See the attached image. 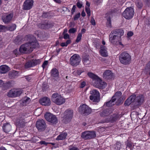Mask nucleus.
<instances>
[{
	"instance_id": "obj_1",
	"label": "nucleus",
	"mask_w": 150,
	"mask_h": 150,
	"mask_svg": "<svg viewBox=\"0 0 150 150\" xmlns=\"http://www.w3.org/2000/svg\"><path fill=\"white\" fill-rule=\"evenodd\" d=\"M39 44L36 42L32 41L22 45L19 49V52L17 49L14 50L13 52V54L17 56L20 53L26 54L32 52L34 49L38 47Z\"/></svg>"
},
{
	"instance_id": "obj_2",
	"label": "nucleus",
	"mask_w": 150,
	"mask_h": 150,
	"mask_svg": "<svg viewBox=\"0 0 150 150\" xmlns=\"http://www.w3.org/2000/svg\"><path fill=\"white\" fill-rule=\"evenodd\" d=\"M119 59L120 63L124 65L130 64L131 60V55L126 52H124L119 55Z\"/></svg>"
},
{
	"instance_id": "obj_3",
	"label": "nucleus",
	"mask_w": 150,
	"mask_h": 150,
	"mask_svg": "<svg viewBox=\"0 0 150 150\" xmlns=\"http://www.w3.org/2000/svg\"><path fill=\"white\" fill-rule=\"evenodd\" d=\"M51 99L52 102L59 105L62 104L65 101V99L57 93H55L52 95Z\"/></svg>"
},
{
	"instance_id": "obj_4",
	"label": "nucleus",
	"mask_w": 150,
	"mask_h": 150,
	"mask_svg": "<svg viewBox=\"0 0 150 150\" xmlns=\"http://www.w3.org/2000/svg\"><path fill=\"white\" fill-rule=\"evenodd\" d=\"M134 13V8L131 7L127 8L122 13V16L127 19H130Z\"/></svg>"
},
{
	"instance_id": "obj_5",
	"label": "nucleus",
	"mask_w": 150,
	"mask_h": 150,
	"mask_svg": "<svg viewBox=\"0 0 150 150\" xmlns=\"http://www.w3.org/2000/svg\"><path fill=\"white\" fill-rule=\"evenodd\" d=\"M81 136L85 140H89L95 138L96 136V134L94 131H86L82 132Z\"/></svg>"
},
{
	"instance_id": "obj_6",
	"label": "nucleus",
	"mask_w": 150,
	"mask_h": 150,
	"mask_svg": "<svg viewBox=\"0 0 150 150\" xmlns=\"http://www.w3.org/2000/svg\"><path fill=\"white\" fill-rule=\"evenodd\" d=\"M64 115L63 121L67 124L70 121L73 116V111L72 110H67L64 112Z\"/></svg>"
},
{
	"instance_id": "obj_7",
	"label": "nucleus",
	"mask_w": 150,
	"mask_h": 150,
	"mask_svg": "<svg viewBox=\"0 0 150 150\" xmlns=\"http://www.w3.org/2000/svg\"><path fill=\"white\" fill-rule=\"evenodd\" d=\"M89 98L90 99L94 102H98L99 101L100 93L99 92L96 90H93L90 91Z\"/></svg>"
},
{
	"instance_id": "obj_8",
	"label": "nucleus",
	"mask_w": 150,
	"mask_h": 150,
	"mask_svg": "<svg viewBox=\"0 0 150 150\" xmlns=\"http://www.w3.org/2000/svg\"><path fill=\"white\" fill-rule=\"evenodd\" d=\"M81 59L79 55L76 54H74L70 59V64L75 67L79 65L81 61Z\"/></svg>"
},
{
	"instance_id": "obj_9",
	"label": "nucleus",
	"mask_w": 150,
	"mask_h": 150,
	"mask_svg": "<svg viewBox=\"0 0 150 150\" xmlns=\"http://www.w3.org/2000/svg\"><path fill=\"white\" fill-rule=\"evenodd\" d=\"M36 127L39 132L44 131L46 128V125L44 120H38L36 122Z\"/></svg>"
},
{
	"instance_id": "obj_10",
	"label": "nucleus",
	"mask_w": 150,
	"mask_h": 150,
	"mask_svg": "<svg viewBox=\"0 0 150 150\" xmlns=\"http://www.w3.org/2000/svg\"><path fill=\"white\" fill-rule=\"evenodd\" d=\"M79 111L82 114L88 115L91 112V109L85 104L81 105L79 108Z\"/></svg>"
},
{
	"instance_id": "obj_11",
	"label": "nucleus",
	"mask_w": 150,
	"mask_h": 150,
	"mask_svg": "<svg viewBox=\"0 0 150 150\" xmlns=\"http://www.w3.org/2000/svg\"><path fill=\"white\" fill-rule=\"evenodd\" d=\"M44 116L46 120L51 123L56 124L58 122L56 116L50 113H46Z\"/></svg>"
},
{
	"instance_id": "obj_12",
	"label": "nucleus",
	"mask_w": 150,
	"mask_h": 150,
	"mask_svg": "<svg viewBox=\"0 0 150 150\" xmlns=\"http://www.w3.org/2000/svg\"><path fill=\"white\" fill-rule=\"evenodd\" d=\"M40 62L41 61L40 59H33L26 62L24 65L26 69H28L30 67H33L39 64Z\"/></svg>"
},
{
	"instance_id": "obj_13",
	"label": "nucleus",
	"mask_w": 150,
	"mask_h": 150,
	"mask_svg": "<svg viewBox=\"0 0 150 150\" xmlns=\"http://www.w3.org/2000/svg\"><path fill=\"white\" fill-rule=\"evenodd\" d=\"M13 16V13H3L1 17L3 21L5 23L8 24L10 22Z\"/></svg>"
},
{
	"instance_id": "obj_14",
	"label": "nucleus",
	"mask_w": 150,
	"mask_h": 150,
	"mask_svg": "<svg viewBox=\"0 0 150 150\" xmlns=\"http://www.w3.org/2000/svg\"><path fill=\"white\" fill-rule=\"evenodd\" d=\"M22 93L21 90L12 89L8 92L7 96L9 97H15L19 96Z\"/></svg>"
},
{
	"instance_id": "obj_15",
	"label": "nucleus",
	"mask_w": 150,
	"mask_h": 150,
	"mask_svg": "<svg viewBox=\"0 0 150 150\" xmlns=\"http://www.w3.org/2000/svg\"><path fill=\"white\" fill-rule=\"evenodd\" d=\"M25 116L23 114H21L19 115L18 118L16 120V123L17 125L21 127H23L25 125L26 123L25 120Z\"/></svg>"
},
{
	"instance_id": "obj_16",
	"label": "nucleus",
	"mask_w": 150,
	"mask_h": 150,
	"mask_svg": "<svg viewBox=\"0 0 150 150\" xmlns=\"http://www.w3.org/2000/svg\"><path fill=\"white\" fill-rule=\"evenodd\" d=\"M33 3L34 1L33 0H26L23 4V9L25 10H30L32 8Z\"/></svg>"
},
{
	"instance_id": "obj_17",
	"label": "nucleus",
	"mask_w": 150,
	"mask_h": 150,
	"mask_svg": "<svg viewBox=\"0 0 150 150\" xmlns=\"http://www.w3.org/2000/svg\"><path fill=\"white\" fill-rule=\"evenodd\" d=\"M112 33H113L111 32L109 35V40L113 44H116L118 42L120 41L121 38L119 37L117 35Z\"/></svg>"
},
{
	"instance_id": "obj_18",
	"label": "nucleus",
	"mask_w": 150,
	"mask_h": 150,
	"mask_svg": "<svg viewBox=\"0 0 150 150\" xmlns=\"http://www.w3.org/2000/svg\"><path fill=\"white\" fill-rule=\"evenodd\" d=\"M114 76L113 73L109 70L105 71L103 74V78L107 80L112 79L114 77Z\"/></svg>"
},
{
	"instance_id": "obj_19",
	"label": "nucleus",
	"mask_w": 150,
	"mask_h": 150,
	"mask_svg": "<svg viewBox=\"0 0 150 150\" xmlns=\"http://www.w3.org/2000/svg\"><path fill=\"white\" fill-rule=\"evenodd\" d=\"M37 25L39 28L44 29L50 28L53 26L52 24L48 21H45L42 23H38Z\"/></svg>"
},
{
	"instance_id": "obj_20",
	"label": "nucleus",
	"mask_w": 150,
	"mask_h": 150,
	"mask_svg": "<svg viewBox=\"0 0 150 150\" xmlns=\"http://www.w3.org/2000/svg\"><path fill=\"white\" fill-rule=\"evenodd\" d=\"M51 76L52 79L57 80L59 77V73L58 70L55 68L52 69L51 71Z\"/></svg>"
},
{
	"instance_id": "obj_21",
	"label": "nucleus",
	"mask_w": 150,
	"mask_h": 150,
	"mask_svg": "<svg viewBox=\"0 0 150 150\" xmlns=\"http://www.w3.org/2000/svg\"><path fill=\"white\" fill-rule=\"evenodd\" d=\"M40 103L42 105L45 106H49L51 104V101L48 98L44 97L40 100Z\"/></svg>"
},
{
	"instance_id": "obj_22",
	"label": "nucleus",
	"mask_w": 150,
	"mask_h": 150,
	"mask_svg": "<svg viewBox=\"0 0 150 150\" xmlns=\"http://www.w3.org/2000/svg\"><path fill=\"white\" fill-rule=\"evenodd\" d=\"M119 118L118 115L114 114L106 118L105 120V122H113L117 120Z\"/></svg>"
},
{
	"instance_id": "obj_23",
	"label": "nucleus",
	"mask_w": 150,
	"mask_h": 150,
	"mask_svg": "<svg viewBox=\"0 0 150 150\" xmlns=\"http://www.w3.org/2000/svg\"><path fill=\"white\" fill-rule=\"evenodd\" d=\"M144 98L142 95H140L136 97L135 100V106L141 105L143 102Z\"/></svg>"
},
{
	"instance_id": "obj_24",
	"label": "nucleus",
	"mask_w": 150,
	"mask_h": 150,
	"mask_svg": "<svg viewBox=\"0 0 150 150\" xmlns=\"http://www.w3.org/2000/svg\"><path fill=\"white\" fill-rule=\"evenodd\" d=\"M111 32L113 33L112 34L117 35V36L120 38L124 33V31L122 29H115L112 31Z\"/></svg>"
},
{
	"instance_id": "obj_25",
	"label": "nucleus",
	"mask_w": 150,
	"mask_h": 150,
	"mask_svg": "<svg viewBox=\"0 0 150 150\" xmlns=\"http://www.w3.org/2000/svg\"><path fill=\"white\" fill-rule=\"evenodd\" d=\"M100 52L101 55L104 57H106L108 56V53L107 51V49L106 47L104 46L101 45L100 46Z\"/></svg>"
},
{
	"instance_id": "obj_26",
	"label": "nucleus",
	"mask_w": 150,
	"mask_h": 150,
	"mask_svg": "<svg viewBox=\"0 0 150 150\" xmlns=\"http://www.w3.org/2000/svg\"><path fill=\"white\" fill-rule=\"evenodd\" d=\"M3 129L4 132L8 133L11 130V127L9 123H6L3 125Z\"/></svg>"
},
{
	"instance_id": "obj_27",
	"label": "nucleus",
	"mask_w": 150,
	"mask_h": 150,
	"mask_svg": "<svg viewBox=\"0 0 150 150\" xmlns=\"http://www.w3.org/2000/svg\"><path fill=\"white\" fill-rule=\"evenodd\" d=\"M10 69L8 66L5 65H3L0 66V73L5 74Z\"/></svg>"
},
{
	"instance_id": "obj_28",
	"label": "nucleus",
	"mask_w": 150,
	"mask_h": 150,
	"mask_svg": "<svg viewBox=\"0 0 150 150\" xmlns=\"http://www.w3.org/2000/svg\"><path fill=\"white\" fill-rule=\"evenodd\" d=\"M18 75L19 72L15 70L10 71L8 74L9 77L11 79H15Z\"/></svg>"
},
{
	"instance_id": "obj_29",
	"label": "nucleus",
	"mask_w": 150,
	"mask_h": 150,
	"mask_svg": "<svg viewBox=\"0 0 150 150\" xmlns=\"http://www.w3.org/2000/svg\"><path fill=\"white\" fill-rule=\"evenodd\" d=\"M111 113V110L109 109H107L103 110L100 114L101 117H106L108 116Z\"/></svg>"
},
{
	"instance_id": "obj_30",
	"label": "nucleus",
	"mask_w": 150,
	"mask_h": 150,
	"mask_svg": "<svg viewBox=\"0 0 150 150\" xmlns=\"http://www.w3.org/2000/svg\"><path fill=\"white\" fill-rule=\"evenodd\" d=\"M100 81L97 80V81L98 82L97 84L99 88L103 89L105 88L107 86L106 83L104 81H103L100 78Z\"/></svg>"
},
{
	"instance_id": "obj_31",
	"label": "nucleus",
	"mask_w": 150,
	"mask_h": 150,
	"mask_svg": "<svg viewBox=\"0 0 150 150\" xmlns=\"http://www.w3.org/2000/svg\"><path fill=\"white\" fill-rule=\"evenodd\" d=\"M67 135V134L65 132H63L59 135L56 138L57 140H62L64 139Z\"/></svg>"
},
{
	"instance_id": "obj_32",
	"label": "nucleus",
	"mask_w": 150,
	"mask_h": 150,
	"mask_svg": "<svg viewBox=\"0 0 150 150\" xmlns=\"http://www.w3.org/2000/svg\"><path fill=\"white\" fill-rule=\"evenodd\" d=\"M87 75L89 77L95 80L96 81L97 80L100 81V78L92 73L88 72L87 73Z\"/></svg>"
},
{
	"instance_id": "obj_33",
	"label": "nucleus",
	"mask_w": 150,
	"mask_h": 150,
	"mask_svg": "<svg viewBox=\"0 0 150 150\" xmlns=\"http://www.w3.org/2000/svg\"><path fill=\"white\" fill-rule=\"evenodd\" d=\"M116 100V98H112V100L107 102L106 103V105L108 107L112 106L115 104V101Z\"/></svg>"
},
{
	"instance_id": "obj_34",
	"label": "nucleus",
	"mask_w": 150,
	"mask_h": 150,
	"mask_svg": "<svg viewBox=\"0 0 150 150\" xmlns=\"http://www.w3.org/2000/svg\"><path fill=\"white\" fill-rule=\"evenodd\" d=\"M22 40L21 37L19 36H18L14 40V42L16 44L19 45L21 43Z\"/></svg>"
},
{
	"instance_id": "obj_35",
	"label": "nucleus",
	"mask_w": 150,
	"mask_h": 150,
	"mask_svg": "<svg viewBox=\"0 0 150 150\" xmlns=\"http://www.w3.org/2000/svg\"><path fill=\"white\" fill-rule=\"evenodd\" d=\"M122 93L121 91H118L116 92L114 95L112 97L113 98H116V100L119 98H121Z\"/></svg>"
},
{
	"instance_id": "obj_36",
	"label": "nucleus",
	"mask_w": 150,
	"mask_h": 150,
	"mask_svg": "<svg viewBox=\"0 0 150 150\" xmlns=\"http://www.w3.org/2000/svg\"><path fill=\"white\" fill-rule=\"evenodd\" d=\"M128 98L132 103H134L135 105V100L136 98V95L135 94H133Z\"/></svg>"
},
{
	"instance_id": "obj_37",
	"label": "nucleus",
	"mask_w": 150,
	"mask_h": 150,
	"mask_svg": "<svg viewBox=\"0 0 150 150\" xmlns=\"http://www.w3.org/2000/svg\"><path fill=\"white\" fill-rule=\"evenodd\" d=\"M83 61L84 65L86 66L90 63V61L87 57L84 58Z\"/></svg>"
},
{
	"instance_id": "obj_38",
	"label": "nucleus",
	"mask_w": 150,
	"mask_h": 150,
	"mask_svg": "<svg viewBox=\"0 0 150 150\" xmlns=\"http://www.w3.org/2000/svg\"><path fill=\"white\" fill-rule=\"evenodd\" d=\"M145 69L146 71L149 72V74L150 76V60L146 64Z\"/></svg>"
},
{
	"instance_id": "obj_39",
	"label": "nucleus",
	"mask_w": 150,
	"mask_h": 150,
	"mask_svg": "<svg viewBox=\"0 0 150 150\" xmlns=\"http://www.w3.org/2000/svg\"><path fill=\"white\" fill-rule=\"evenodd\" d=\"M84 72V70L83 69H80L77 70L76 72H75V74L76 76L80 75L82 72Z\"/></svg>"
},
{
	"instance_id": "obj_40",
	"label": "nucleus",
	"mask_w": 150,
	"mask_h": 150,
	"mask_svg": "<svg viewBox=\"0 0 150 150\" xmlns=\"http://www.w3.org/2000/svg\"><path fill=\"white\" fill-rule=\"evenodd\" d=\"M16 27L15 24H13L8 27V29L10 31H13L15 30Z\"/></svg>"
},
{
	"instance_id": "obj_41",
	"label": "nucleus",
	"mask_w": 150,
	"mask_h": 150,
	"mask_svg": "<svg viewBox=\"0 0 150 150\" xmlns=\"http://www.w3.org/2000/svg\"><path fill=\"white\" fill-rule=\"evenodd\" d=\"M117 100L116 101V103L117 105H119L122 104L123 102V98L121 97L117 99Z\"/></svg>"
},
{
	"instance_id": "obj_42",
	"label": "nucleus",
	"mask_w": 150,
	"mask_h": 150,
	"mask_svg": "<svg viewBox=\"0 0 150 150\" xmlns=\"http://www.w3.org/2000/svg\"><path fill=\"white\" fill-rule=\"evenodd\" d=\"M82 37V34L81 33H78L76 41V42H79L81 40Z\"/></svg>"
},
{
	"instance_id": "obj_43",
	"label": "nucleus",
	"mask_w": 150,
	"mask_h": 150,
	"mask_svg": "<svg viewBox=\"0 0 150 150\" xmlns=\"http://www.w3.org/2000/svg\"><path fill=\"white\" fill-rule=\"evenodd\" d=\"M85 10L87 14L88 17H89L91 15V11L90 8L88 7H86Z\"/></svg>"
},
{
	"instance_id": "obj_44",
	"label": "nucleus",
	"mask_w": 150,
	"mask_h": 150,
	"mask_svg": "<svg viewBox=\"0 0 150 150\" xmlns=\"http://www.w3.org/2000/svg\"><path fill=\"white\" fill-rule=\"evenodd\" d=\"M30 101V98L27 97H25L24 98L23 102V103H28Z\"/></svg>"
},
{
	"instance_id": "obj_45",
	"label": "nucleus",
	"mask_w": 150,
	"mask_h": 150,
	"mask_svg": "<svg viewBox=\"0 0 150 150\" xmlns=\"http://www.w3.org/2000/svg\"><path fill=\"white\" fill-rule=\"evenodd\" d=\"M106 25L107 27L110 28L111 27V21L110 18H108Z\"/></svg>"
},
{
	"instance_id": "obj_46",
	"label": "nucleus",
	"mask_w": 150,
	"mask_h": 150,
	"mask_svg": "<svg viewBox=\"0 0 150 150\" xmlns=\"http://www.w3.org/2000/svg\"><path fill=\"white\" fill-rule=\"evenodd\" d=\"M132 103L129 100V98L125 101V106L129 105Z\"/></svg>"
},
{
	"instance_id": "obj_47",
	"label": "nucleus",
	"mask_w": 150,
	"mask_h": 150,
	"mask_svg": "<svg viewBox=\"0 0 150 150\" xmlns=\"http://www.w3.org/2000/svg\"><path fill=\"white\" fill-rule=\"evenodd\" d=\"M39 139V138L37 136H34L33 137V141L34 142H38L39 143V142H38V141Z\"/></svg>"
},
{
	"instance_id": "obj_48",
	"label": "nucleus",
	"mask_w": 150,
	"mask_h": 150,
	"mask_svg": "<svg viewBox=\"0 0 150 150\" xmlns=\"http://www.w3.org/2000/svg\"><path fill=\"white\" fill-rule=\"evenodd\" d=\"M6 27L4 25H0V32L5 31Z\"/></svg>"
},
{
	"instance_id": "obj_49",
	"label": "nucleus",
	"mask_w": 150,
	"mask_h": 150,
	"mask_svg": "<svg viewBox=\"0 0 150 150\" xmlns=\"http://www.w3.org/2000/svg\"><path fill=\"white\" fill-rule=\"evenodd\" d=\"M137 6L138 8H140L142 6V4L141 1H137L136 2Z\"/></svg>"
},
{
	"instance_id": "obj_50",
	"label": "nucleus",
	"mask_w": 150,
	"mask_h": 150,
	"mask_svg": "<svg viewBox=\"0 0 150 150\" xmlns=\"http://www.w3.org/2000/svg\"><path fill=\"white\" fill-rule=\"evenodd\" d=\"M76 30L75 28H72L69 30V33H74L76 32Z\"/></svg>"
},
{
	"instance_id": "obj_51",
	"label": "nucleus",
	"mask_w": 150,
	"mask_h": 150,
	"mask_svg": "<svg viewBox=\"0 0 150 150\" xmlns=\"http://www.w3.org/2000/svg\"><path fill=\"white\" fill-rule=\"evenodd\" d=\"M80 16V13H78L76 14L74 17V20L76 21L77 20Z\"/></svg>"
},
{
	"instance_id": "obj_52",
	"label": "nucleus",
	"mask_w": 150,
	"mask_h": 150,
	"mask_svg": "<svg viewBox=\"0 0 150 150\" xmlns=\"http://www.w3.org/2000/svg\"><path fill=\"white\" fill-rule=\"evenodd\" d=\"M76 5L79 8H81L83 5L82 2L80 1H78Z\"/></svg>"
},
{
	"instance_id": "obj_53",
	"label": "nucleus",
	"mask_w": 150,
	"mask_h": 150,
	"mask_svg": "<svg viewBox=\"0 0 150 150\" xmlns=\"http://www.w3.org/2000/svg\"><path fill=\"white\" fill-rule=\"evenodd\" d=\"M90 22L92 25H96V21L93 17H92L91 20Z\"/></svg>"
},
{
	"instance_id": "obj_54",
	"label": "nucleus",
	"mask_w": 150,
	"mask_h": 150,
	"mask_svg": "<svg viewBox=\"0 0 150 150\" xmlns=\"http://www.w3.org/2000/svg\"><path fill=\"white\" fill-rule=\"evenodd\" d=\"M48 13H43L42 16L43 18H45L48 17Z\"/></svg>"
},
{
	"instance_id": "obj_55",
	"label": "nucleus",
	"mask_w": 150,
	"mask_h": 150,
	"mask_svg": "<svg viewBox=\"0 0 150 150\" xmlns=\"http://www.w3.org/2000/svg\"><path fill=\"white\" fill-rule=\"evenodd\" d=\"M48 63V62L47 61H45L43 62V64L42 65V67L44 69L46 66H47Z\"/></svg>"
},
{
	"instance_id": "obj_56",
	"label": "nucleus",
	"mask_w": 150,
	"mask_h": 150,
	"mask_svg": "<svg viewBox=\"0 0 150 150\" xmlns=\"http://www.w3.org/2000/svg\"><path fill=\"white\" fill-rule=\"evenodd\" d=\"M64 38L65 39H67L69 38V36L68 33H65L64 34Z\"/></svg>"
},
{
	"instance_id": "obj_57",
	"label": "nucleus",
	"mask_w": 150,
	"mask_h": 150,
	"mask_svg": "<svg viewBox=\"0 0 150 150\" xmlns=\"http://www.w3.org/2000/svg\"><path fill=\"white\" fill-rule=\"evenodd\" d=\"M76 8V7L75 5H74L73 6V8H72L71 10V13L72 14H73Z\"/></svg>"
},
{
	"instance_id": "obj_58",
	"label": "nucleus",
	"mask_w": 150,
	"mask_h": 150,
	"mask_svg": "<svg viewBox=\"0 0 150 150\" xmlns=\"http://www.w3.org/2000/svg\"><path fill=\"white\" fill-rule=\"evenodd\" d=\"M39 143L41 145L44 144L46 145H47L48 143L46 142L45 141H41Z\"/></svg>"
},
{
	"instance_id": "obj_59",
	"label": "nucleus",
	"mask_w": 150,
	"mask_h": 150,
	"mask_svg": "<svg viewBox=\"0 0 150 150\" xmlns=\"http://www.w3.org/2000/svg\"><path fill=\"white\" fill-rule=\"evenodd\" d=\"M85 85H86L85 82L84 81H83L81 83V86H80V87L81 88H83L85 86Z\"/></svg>"
},
{
	"instance_id": "obj_60",
	"label": "nucleus",
	"mask_w": 150,
	"mask_h": 150,
	"mask_svg": "<svg viewBox=\"0 0 150 150\" xmlns=\"http://www.w3.org/2000/svg\"><path fill=\"white\" fill-rule=\"evenodd\" d=\"M133 35V33L131 31L128 32L127 33V35L128 37H131Z\"/></svg>"
},
{
	"instance_id": "obj_61",
	"label": "nucleus",
	"mask_w": 150,
	"mask_h": 150,
	"mask_svg": "<svg viewBox=\"0 0 150 150\" xmlns=\"http://www.w3.org/2000/svg\"><path fill=\"white\" fill-rule=\"evenodd\" d=\"M93 1L94 2L97 4H98L101 3V1L100 0H93Z\"/></svg>"
},
{
	"instance_id": "obj_62",
	"label": "nucleus",
	"mask_w": 150,
	"mask_h": 150,
	"mask_svg": "<svg viewBox=\"0 0 150 150\" xmlns=\"http://www.w3.org/2000/svg\"><path fill=\"white\" fill-rule=\"evenodd\" d=\"M61 46L62 47H67V45L65 42H62L61 44Z\"/></svg>"
},
{
	"instance_id": "obj_63",
	"label": "nucleus",
	"mask_w": 150,
	"mask_h": 150,
	"mask_svg": "<svg viewBox=\"0 0 150 150\" xmlns=\"http://www.w3.org/2000/svg\"><path fill=\"white\" fill-rule=\"evenodd\" d=\"M9 84L7 83H6L5 84H4V86L5 87V88H9V86H8V85H9Z\"/></svg>"
},
{
	"instance_id": "obj_64",
	"label": "nucleus",
	"mask_w": 150,
	"mask_h": 150,
	"mask_svg": "<svg viewBox=\"0 0 150 150\" xmlns=\"http://www.w3.org/2000/svg\"><path fill=\"white\" fill-rule=\"evenodd\" d=\"M69 150H79V149L76 147H74L70 149Z\"/></svg>"
}]
</instances>
